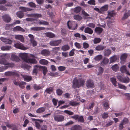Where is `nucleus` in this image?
<instances>
[{
    "mask_svg": "<svg viewBox=\"0 0 130 130\" xmlns=\"http://www.w3.org/2000/svg\"><path fill=\"white\" fill-rule=\"evenodd\" d=\"M13 30L14 31H20L23 32H24L25 31V29L19 26H18L14 27L13 28Z\"/></svg>",
    "mask_w": 130,
    "mask_h": 130,
    "instance_id": "obj_23",
    "label": "nucleus"
},
{
    "mask_svg": "<svg viewBox=\"0 0 130 130\" xmlns=\"http://www.w3.org/2000/svg\"><path fill=\"white\" fill-rule=\"evenodd\" d=\"M88 3L90 5H95V1L94 0H90L88 1Z\"/></svg>",
    "mask_w": 130,
    "mask_h": 130,
    "instance_id": "obj_58",
    "label": "nucleus"
},
{
    "mask_svg": "<svg viewBox=\"0 0 130 130\" xmlns=\"http://www.w3.org/2000/svg\"><path fill=\"white\" fill-rule=\"evenodd\" d=\"M94 105V103H92L90 104L89 105V106H87L86 107V108L88 110H90L93 108Z\"/></svg>",
    "mask_w": 130,
    "mask_h": 130,
    "instance_id": "obj_51",
    "label": "nucleus"
},
{
    "mask_svg": "<svg viewBox=\"0 0 130 130\" xmlns=\"http://www.w3.org/2000/svg\"><path fill=\"white\" fill-rule=\"evenodd\" d=\"M84 32L85 33H88L89 34L91 35L93 33V31L91 28L89 27H87L85 28Z\"/></svg>",
    "mask_w": 130,
    "mask_h": 130,
    "instance_id": "obj_24",
    "label": "nucleus"
},
{
    "mask_svg": "<svg viewBox=\"0 0 130 130\" xmlns=\"http://www.w3.org/2000/svg\"><path fill=\"white\" fill-rule=\"evenodd\" d=\"M1 39L6 44H11L12 42V41L11 40L5 38L4 37H1Z\"/></svg>",
    "mask_w": 130,
    "mask_h": 130,
    "instance_id": "obj_13",
    "label": "nucleus"
},
{
    "mask_svg": "<svg viewBox=\"0 0 130 130\" xmlns=\"http://www.w3.org/2000/svg\"><path fill=\"white\" fill-rule=\"evenodd\" d=\"M61 40L56 41H53L50 42V45L52 46H56L58 45L61 43Z\"/></svg>",
    "mask_w": 130,
    "mask_h": 130,
    "instance_id": "obj_11",
    "label": "nucleus"
},
{
    "mask_svg": "<svg viewBox=\"0 0 130 130\" xmlns=\"http://www.w3.org/2000/svg\"><path fill=\"white\" fill-rule=\"evenodd\" d=\"M42 17L41 15L40 14L33 13V17L39 18Z\"/></svg>",
    "mask_w": 130,
    "mask_h": 130,
    "instance_id": "obj_57",
    "label": "nucleus"
},
{
    "mask_svg": "<svg viewBox=\"0 0 130 130\" xmlns=\"http://www.w3.org/2000/svg\"><path fill=\"white\" fill-rule=\"evenodd\" d=\"M17 16L20 18H22L24 16V14L21 11H19L17 13Z\"/></svg>",
    "mask_w": 130,
    "mask_h": 130,
    "instance_id": "obj_40",
    "label": "nucleus"
},
{
    "mask_svg": "<svg viewBox=\"0 0 130 130\" xmlns=\"http://www.w3.org/2000/svg\"><path fill=\"white\" fill-rule=\"evenodd\" d=\"M6 54H0V57L2 58H0V64H3L5 66L9 67H12L14 66L13 63H9L7 62L5 58V57Z\"/></svg>",
    "mask_w": 130,
    "mask_h": 130,
    "instance_id": "obj_4",
    "label": "nucleus"
},
{
    "mask_svg": "<svg viewBox=\"0 0 130 130\" xmlns=\"http://www.w3.org/2000/svg\"><path fill=\"white\" fill-rule=\"evenodd\" d=\"M21 10L22 12H25L28 11H30L32 10V9H30L29 8L24 7H20L19 8Z\"/></svg>",
    "mask_w": 130,
    "mask_h": 130,
    "instance_id": "obj_22",
    "label": "nucleus"
},
{
    "mask_svg": "<svg viewBox=\"0 0 130 130\" xmlns=\"http://www.w3.org/2000/svg\"><path fill=\"white\" fill-rule=\"evenodd\" d=\"M108 6L107 5H106L100 8V13H102L104 12L107 11L108 9Z\"/></svg>",
    "mask_w": 130,
    "mask_h": 130,
    "instance_id": "obj_20",
    "label": "nucleus"
},
{
    "mask_svg": "<svg viewBox=\"0 0 130 130\" xmlns=\"http://www.w3.org/2000/svg\"><path fill=\"white\" fill-rule=\"evenodd\" d=\"M12 24H7L6 25L5 28L7 30L10 29L12 28Z\"/></svg>",
    "mask_w": 130,
    "mask_h": 130,
    "instance_id": "obj_56",
    "label": "nucleus"
},
{
    "mask_svg": "<svg viewBox=\"0 0 130 130\" xmlns=\"http://www.w3.org/2000/svg\"><path fill=\"white\" fill-rule=\"evenodd\" d=\"M15 38L17 40H20L21 42H24V39L23 36L21 35H16L15 36Z\"/></svg>",
    "mask_w": 130,
    "mask_h": 130,
    "instance_id": "obj_17",
    "label": "nucleus"
},
{
    "mask_svg": "<svg viewBox=\"0 0 130 130\" xmlns=\"http://www.w3.org/2000/svg\"><path fill=\"white\" fill-rule=\"evenodd\" d=\"M130 15V10L128 11V12L125 14L123 17L122 18V19H124L127 18Z\"/></svg>",
    "mask_w": 130,
    "mask_h": 130,
    "instance_id": "obj_46",
    "label": "nucleus"
},
{
    "mask_svg": "<svg viewBox=\"0 0 130 130\" xmlns=\"http://www.w3.org/2000/svg\"><path fill=\"white\" fill-rule=\"evenodd\" d=\"M21 75L24 78V80L26 81L29 82L31 79L32 78L30 76L24 75L22 74H21Z\"/></svg>",
    "mask_w": 130,
    "mask_h": 130,
    "instance_id": "obj_21",
    "label": "nucleus"
},
{
    "mask_svg": "<svg viewBox=\"0 0 130 130\" xmlns=\"http://www.w3.org/2000/svg\"><path fill=\"white\" fill-rule=\"evenodd\" d=\"M11 48L10 46H3L1 47V50L2 51H8Z\"/></svg>",
    "mask_w": 130,
    "mask_h": 130,
    "instance_id": "obj_30",
    "label": "nucleus"
},
{
    "mask_svg": "<svg viewBox=\"0 0 130 130\" xmlns=\"http://www.w3.org/2000/svg\"><path fill=\"white\" fill-rule=\"evenodd\" d=\"M13 82L14 85L17 86L19 85V87L22 88H24L26 84V83L23 82H17L15 81H14Z\"/></svg>",
    "mask_w": 130,
    "mask_h": 130,
    "instance_id": "obj_9",
    "label": "nucleus"
},
{
    "mask_svg": "<svg viewBox=\"0 0 130 130\" xmlns=\"http://www.w3.org/2000/svg\"><path fill=\"white\" fill-rule=\"evenodd\" d=\"M116 77L121 82L127 83L129 82V79L128 77H122L120 74H117Z\"/></svg>",
    "mask_w": 130,
    "mask_h": 130,
    "instance_id": "obj_5",
    "label": "nucleus"
},
{
    "mask_svg": "<svg viewBox=\"0 0 130 130\" xmlns=\"http://www.w3.org/2000/svg\"><path fill=\"white\" fill-rule=\"evenodd\" d=\"M19 57L26 63L36 64L37 62L34 59L29 58L28 54L26 53H20L19 54Z\"/></svg>",
    "mask_w": 130,
    "mask_h": 130,
    "instance_id": "obj_1",
    "label": "nucleus"
},
{
    "mask_svg": "<svg viewBox=\"0 0 130 130\" xmlns=\"http://www.w3.org/2000/svg\"><path fill=\"white\" fill-rule=\"evenodd\" d=\"M120 71L122 73H124L127 70L126 67L125 66H122L120 68Z\"/></svg>",
    "mask_w": 130,
    "mask_h": 130,
    "instance_id": "obj_44",
    "label": "nucleus"
},
{
    "mask_svg": "<svg viewBox=\"0 0 130 130\" xmlns=\"http://www.w3.org/2000/svg\"><path fill=\"white\" fill-rule=\"evenodd\" d=\"M10 59L12 61H18L19 60V57L14 54H11Z\"/></svg>",
    "mask_w": 130,
    "mask_h": 130,
    "instance_id": "obj_18",
    "label": "nucleus"
},
{
    "mask_svg": "<svg viewBox=\"0 0 130 130\" xmlns=\"http://www.w3.org/2000/svg\"><path fill=\"white\" fill-rule=\"evenodd\" d=\"M128 119L127 118H125L124 119L121 121V122L123 124H125L128 123Z\"/></svg>",
    "mask_w": 130,
    "mask_h": 130,
    "instance_id": "obj_49",
    "label": "nucleus"
},
{
    "mask_svg": "<svg viewBox=\"0 0 130 130\" xmlns=\"http://www.w3.org/2000/svg\"><path fill=\"white\" fill-rule=\"evenodd\" d=\"M81 10V8L79 7H76L74 9V12L76 13H78Z\"/></svg>",
    "mask_w": 130,
    "mask_h": 130,
    "instance_id": "obj_52",
    "label": "nucleus"
},
{
    "mask_svg": "<svg viewBox=\"0 0 130 130\" xmlns=\"http://www.w3.org/2000/svg\"><path fill=\"white\" fill-rule=\"evenodd\" d=\"M45 34L46 36L49 38H53L55 36L54 34L51 32H46L45 33Z\"/></svg>",
    "mask_w": 130,
    "mask_h": 130,
    "instance_id": "obj_37",
    "label": "nucleus"
},
{
    "mask_svg": "<svg viewBox=\"0 0 130 130\" xmlns=\"http://www.w3.org/2000/svg\"><path fill=\"white\" fill-rule=\"evenodd\" d=\"M45 29L44 27H34L31 28V29L34 31H38L43 30Z\"/></svg>",
    "mask_w": 130,
    "mask_h": 130,
    "instance_id": "obj_28",
    "label": "nucleus"
},
{
    "mask_svg": "<svg viewBox=\"0 0 130 130\" xmlns=\"http://www.w3.org/2000/svg\"><path fill=\"white\" fill-rule=\"evenodd\" d=\"M40 63L42 64L46 65L48 63V61L45 59H41L39 61Z\"/></svg>",
    "mask_w": 130,
    "mask_h": 130,
    "instance_id": "obj_36",
    "label": "nucleus"
},
{
    "mask_svg": "<svg viewBox=\"0 0 130 130\" xmlns=\"http://www.w3.org/2000/svg\"><path fill=\"white\" fill-rule=\"evenodd\" d=\"M111 68L113 71L116 72L119 69V67L117 64H115L111 67Z\"/></svg>",
    "mask_w": 130,
    "mask_h": 130,
    "instance_id": "obj_41",
    "label": "nucleus"
},
{
    "mask_svg": "<svg viewBox=\"0 0 130 130\" xmlns=\"http://www.w3.org/2000/svg\"><path fill=\"white\" fill-rule=\"evenodd\" d=\"M70 48V46L66 44L63 46L61 47V49L64 51H66L69 50Z\"/></svg>",
    "mask_w": 130,
    "mask_h": 130,
    "instance_id": "obj_34",
    "label": "nucleus"
},
{
    "mask_svg": "<svg viewBox=\"0 0 130 130\" xmlns=\"http://www.w3.org/2000/svg\"><path fill=\"white\" fill-rule=\"evenodd\" d=\"M56 92L58 95H61L63 93L62 91L59 89H58L56 90Z\"/></svg>",
    "mask_w": 130,
    "mask_h": 130,
    "instance_id": "obj_60",
    "label": "nucleus"
},
{
    "mask_svg": "<svg viewBox=\"0 0 130 130\" xmlns=\"http://www.w3.org/2000/svg\"><path fill=\"white\" fill-rule=\"evenodd\" d=\"M74 45L77 48L79 49H80L82 47L80 44L77 42L74 43Z\"/></svg>",
    "mask_w": 130,
    "mask_h": 130,
    "instance_id": "obj_55",
    "label": "nucleus"
},
{
    "mask_svg": "<svg viewBox=\"0 0 130 130\" xmlns=\"http://www.w3.org/2000/svg\"><path fill=\"white\" fill-rule=\"evenodd\" d=\"M50 51L44 49L42 50L41 52V54L44 56H47L50 54Z\"/></svg>",
    "mask_w": 130,
    "mask_h": 130,
    "instance_id": "obj_19",
    "label": "nucleus"
},
{
    "mask_svg": "<svg viewBox=\"0 0 130 130\" xmlns=\"http://www.w3.org/2000/svg\"><path fill=\"white\" fill-rule=\"evenodd\" d=\"M127 55L126 54H124L122 55L120 59L121 61H124L126 59Z\"/></svg>",
    "mask_w": 130,
    "mask_h": 130,
    "instance_id": "obj_48",
    "label": "nucleus"
},
{
    "mask_svg": "<svg viewBox=\"0 0 130 130\" xmlns=\"http://www.w3.org/2000/svg\"><path fill=\"white\" fill-rule=\"evenodd\" d=\"M72 83L73 87L74 88H76L84 86L85 81L82 78L77 79V77H76L74 78Z\"/></svg>",
    "mask_w": 130,
    "mask_h": 130,
    "instance_id": "obj_2",
    "label": "nucleus"
},
{
    "mask_svg": "<svg viewBox=\"0 0 130 130\" xmlns=\"http://www.w3.org/2000/svg\"><path fill=\"white\" fill-rule=\"evenodd\" d=\"M45 108L44 107H40L37 109L36 112L38 113H40L44 112L45 111Z\"/></svg>",
    "mask_w": 130,
    "mask_h": 130,
    "instance_id": "obj_35",
    "label": "nucleus"
},
{
    "mask_svg": "<svg viewBox=\"0 0 130 130\" xmlns=\"http://www.w3.org/2000/svg\"><path fill=\"white\" fill-rule=\"evenodd\" d=\"M86 86L88 88H93L94 87V84L92 80L89 79L87 80Z\"/></svg>",
    "mask_w": 130,
    "mask_h": 130,
    "instance_id": "obj_15",
    "label": "nucleus"
},
{
    "mask_svg": "<svg viewBox=\"0 0 130 130\" xmlns=\"http://www.w3.org/2000/svg\"><path fill=\"white\" fill-rule=\"evenodd\" d=\"M43 87L41 86L40 85H37L36 84H34L33 86L34 89L36 90H38L42 89Z\"/></svg>",
    "mask_w": 130,
    "mask_h": 130,
    "instance_id": "obj_38",
    "label": "nucleus"
},
{
    "mask_svg": "<svg viewBox=\"0 0 130 130\" xmlns=\"http://www.w3.org/2000/svg\"><path fill=\"white\" fill-rule=\"evenodd\" d=\"M103 102V105L105 109H108L109 108L108 103L107 101L104 100Z\"/></svg>",
    "mask_w": 130,
    "mask_h": 130,
    "instance_id": "obj_31",
    "label": "nucleus"
},
{
    "mask_svg": "<svg viewBox=\"0 0 130 130\" xmlns=\"http://www.w3.org/2000/svg\"><path fill=\"white\" fill-rule=\"evenodd\" d=\"M103 53L105 56L109 57L111 54V51L108 49H105L104 50Z\"/></svg>",
    "mask_w": 130,
    "mask_h": 130,
    "instance_id": "obj_14",
    "label": "nucleus"
},
{
    "mask_svg": "<svg viewBox=\"0 0 130 130\" xmlns=\"http://www.w3.org/2000/svg\"><path fill=\"white\" fill-rule=\"evenodd\" d=\"M14 46L16 48L22 50H25L27 48L25 47L23 44L20 42H17L14 44Z\"/></svg>",
    "mask_w": 130,
    "mask_h": 130,
    "instance_id": "obj_8",
    "label": "nucleus"
},
{
    "mask_svg": "<svg viewBox=\"0 0 130 130\" xmlns=\"http://www.w3.org/2000/svg\"><path fill=\"white\" fill-rule=\"evenodd\" d=\"M115 14V13L113 11H108V16L106 18V19H109L107 21V24L108 27L110 28L113 27V23L114 21L113 19L111 20V19L112 18V17H113Z\"/></svg>",
    "mask_w": 130,
    "mask_h": 130,
    "instance_id": "obj_3",
    "label": "nucleus"
},
{
    "mask_svg": "<svg viewBox=\"0 0 130 130\" xmlns=\"http://www.w3.org/2000/svg\"><path fill=\"white\" fill-rule=\"evenodd\" d=\"M58 70L61 71H63L66 69V67L62 66H60L58 67Z\"/></svg>",
    "mask_w": 130,
    "mask_h": 130,
    "instance_id": "obj_63",
    "label": "nucleus"
},
{
    "mask_svg": "<svg viewBox=\"0 0 130 130\" xmlns=\"http://www.w3.org/2000/svg\"><path fill=\"white\" fill-rule=\"evenodd\" d=\"M75 51V49H73L69 53V55L70 56H73L74 54V51Z\"/></svg>",
    "mask_w": 130,
    "mask_h": 130,
    "instance_id": "obj_62",
    "label": "nucleus"
},
{
    "mask_svg": "<svg viewBox=\"0 0 130 130\" xmlns=\"http://www.w3.org/2000/svg\"><path fill=\"white\" fill-rule=\"evenodd\" d=\"M110 80L111 82L112 83V84L114 86L116 87L117 86L116 84L117 83V82L115 78L114 77H112L110 78Z\"/></svg>",
    "mask_w": 130,
    "mask_h": 130,
    "instance_id": "obj_39",
    "label": "nucleus"
},
{
    "mask_svg": "<svg viewBox=\"0 0 130 130\" xmlns=\"http://www.w3.org/2000/svg\"><path fill=\"white\" fill-rule=\"evenodd\" d=\"M38 24L40 25H48V22L43 20H39L38 22Z\"/></svg>",
    "mask_w": 130,
    "mask_h": 130,
    "instance_id": "obj_43",
    "label": "nucleus"
},
{
    "mask_svg": "<svg viewBox=\"0 0 130 130\" xmlns=\"http://www.w3.org/2000/svg\"><path fill=\"white\" fill-rule=\"evenodd\" d=\"M101 41L100 38H95L93 40V43L94 44H96L99 43Z\"/></svg>",
    "mask_w": 130,
    "mask_h": 130,
    "instance_id": "obj_50",
    "label": "nucleus"
},
{
    "mask_svg": "<svg viewBox=\"0 0 130 130\" xmlns=\"http://www.w3.org/2000/svg\"><path fill=\"white\" fill-rule=\"evenodd\" d=\"M54 117V120L57 122H62L64 120V116L61 115H55Z\"/></svg>",
    "mask_w": 130,
    "mask_h": 130,
    "instance_id": "obj_7",
    "label": "nucleus"
},
{
    "mask_svg": "<svg viewBox=\"0 0 130 130\" xmlns=\"http://www.w3.org/2000/svg\"><path fill=\"white\" fill-rule=\"evenodd\" d=\"M20 109L18 107H15L14 108V109L13 110V112L14 113H16L19 111Z\"/></svg>",
    "mask_w": 130,
    "mask_h": 130,
    "instance_id": "obj_61",
    "label": "nucleus"
},
{
    "mask_svg": "<svg viewBox=\"0 0 130 130\" xmlns=\"http://www.w3.org/2000/svg\"><path fill=\"white\" fill-rule=\"evenodd\" d=\"M53 89L52 88H49L46 89L45 92L47 93L50 94L53 91Z\"/></svg>",
    "mask_w": 130,
    "mask_h": 130,
    "instance_id": "obj_53",
    "label": "nucleus"
},
{
    "mask_svg": "<svg viewBox=\"0 0 130 130\" xmlns=\"http://www.w3.org/2000/svg\"><path fill=\"white\" fill-rule=\"evenodd\" d=\"M18 72L17 71H8L5 73V75L6 76H10L11 75H17Z\"/></svg>",
    "mask_w": 130,
    "mask_h": 130,
    "instance_id": "obj_12",
    "label": "nucleus"
},
{
    "mask_svg": "<svg viewBox=\"0 0 130 130\" xmlns=\"http://www.w3.org/2000/svg\"><path fill=\"white\" fill-rule=\"evenodd\" d=\"M39 69V68L37 66H34V69L33 70V73L35 75H36Z\"/></svg>",
    "mask_w": 130,
    "mask_h": 130,
    "instance_id": "obj_45",
    "label": "nucleus"
},
{
    "mask_svg": "<svg viewBox=\"0 0 130 130\" xmlns=\"http://www.w3.org/2000/svg\"><path fill=\"white\" fill-rule=\"evenodd\" d=\"M81 127L80 126L78 125H75L72 127L71 128V130H81Z\"/></svg>",
    "mask_w": 130,
    "mask_h": 130,
    "instance_id": "obj_42",
    "label": "nucleus"
},
{
    "mask_svg": "<svg viewBox=\"0 0 130 130\" xmlns=\"http://www.w3.org/2000/svg\"><path fill=\"white\" fill-rule=\"evenodd\" d=\"M78 121L80 122H84V119L83 117L82 116H78Z\"/></svg>",
    "mask_w": 130,
    "mask_h": 130,
    "instance_id": "obj_59",
    "label": "nucleus"
},
{
    "mask_svg": "<svg viewBox=\"0 0 130 130\" xmlns=\"http://www.w3.org/2000/svg\"><path fill=\"white\" fill-rule=\"evenodd\" d=\"M109 60L107 58H105L101 62V63L102 64H106L109 62Z\"/></svg>",
    "mask_w": 130,
    "mask_h": 130,
    "instance_id": "obj_33",
    "label": "nucleus"
},
{
    "mask_svg": "<svg viewBox=\"0 0 130 130\" xmlns=\"http://www.w3.org/2000/svg\"><path fill=\"white\" fill-rule=\"evenodd\" d=\"M104 69L103 68L101 67H98L97 72V75H101L103 74Z\"/></svg>",
    "mask_w": 130,
    "mask_h": 130,
    "instance_id": "obj_27",
    "label": "nucleus"
},
{
    "mask_svg": "<svg viewBox=\"0 0 130 130\" xmlns=\"http://www.w3.org/2000/svg\"><path fill=\"white\" fill-rule=\"evenodd\" d=\"M103 30V29L99 27H96L95 29V32L98 34H100L101 33Z\"/></svg>",
    "mask_w": 130,
    "mask_h": 130,
    "instance_id": "obj_29",
    "label": "nucleus"
},
{
    "mask_svg": "<svg viewBox=\"0 0 130 130\" xmlns=\"http://www.w3.org/2000/svg\"><path fill=\"white\" fill-rule=\"evenodd\" d=\"M28 36L30 38V41L31 43L32 44L33 46L34 47L37 46V43L35 40L33 36L31 34H29Z\"/></svg>",
    "mask_w": 130,
    "mask_h": 130,
    "instance_id": "obj_10",
    "label": "nucleus"
},
{
    "mask_svg": "<svg viewBox=\"0 0 130 130\" xmlns=\"http://www.w3.org/2000/svg\"><path fill=\"white\" fill-rule=\"evenodd\" d=\"M110 62L109 63H112L116 61L117 59V58L116 55H114L113 56L109 58Z\"/></svg>",
    "mask_w": 130,
    "mask_h": 130,
    "instance_id": "obj_26",
    "label": "nucleus"
},
{
    "mask_svg": "<svg viewBox=\"0 0 130 130\" xmlns=\"http://www.w3.org/2000/svg\"><path fill=\"white\" fill-rule=\"evenodd\" d=\"M103 56L102 55H99L94 58V59L96 61H99L100 60L103 58Z\"/></svg>",
    "mask_w": 130,
    "mask_h": 130,
    "instance_id": "obj_32",
    "label": "nucleus"
},
{
    "mask_svg": "<svg viewBox=\"0 0 130 130\" xmlns=\"http://www.w3.org/2000/svg\"><path fill=\"white\" fill-rule=\"evenodd\" d=\"M67 25L69 28L70 29L73 30L76 29V26L77 24H76L74 22H71L70 21H68L67 22Z\"/></svg>",
    "mask_w": 130,
    "mask_h": 130,
    "instance_id": "obj_6",
    "label": "nucleus"
},
{
    "mask_svg": "<svg viewBox=\"0 0 130 130\" xmlns=\"http://www.w3.org/2000/svg\"><path fill=\"white\" fill-rule=\"evenodd\" d=\"M4 20L5 22H9L11 20V18L9 15L7 14L4 15L2 17Z\"/></svg>",
    "mask_w": 130,
    "mask_h": 130,
    "instance_id": "obj_16",
    "label": "nucleus"
},
{
    "mask_svg": "<svg viewBox=\"0 0 130 130\" xmlns=\"http://www.w3.org/2000/svg\"><path fill=\"white\" fill-rule=\"evenodd\" d=\"M102 118L104 119H106L108 117V115L107 113L104 112L102 115Z\"/></svg>",
    "mask_w": 130,
    "mask_h": 130,
    "instance_id": "obj_64",
    "label": "nucleus"
},
{
    "mask_svg": "<svg viewBox=\"0 0 130 130\" xmlns=\"http://www.w3.org/2000/svg\"><path fill=\"white\" fill-rule=\"evenodd\" d=\"M106 47L105 46H103L102 45H98L95 47V49L97 51H100L103 50Z\"/></svg>",
    "mask_w": 130,
    "mask_h": 130,
    "instance_id": "obj_25",
    "label": "nucleus"
},
{
    "mask_svg": "<svg viewBox=\"0 0 130 130\" xmlns=\"http://www.w3.org/2000/svg\"><path fill=\"white\" fill-rule=\"evenodd\" d=\"M74 19L78 20L80 21L82 19V17L78 15H74Z\"/></svg>",
    "mask_w": 130,
    "mask_h": 130,
    "instance_id": "obj_47",
    "label": "nucleus"
},
{
    "mask_svg": "<svg viewBox=\"0 0 130 130\" xmlns=\"http://www.w3.org/2000/svg\"><path fill=\"white\" fill-rule=\"evenodd\" d=\"M86 26L90 27L92 28H94L95 26V24L92 23H90L86 25Z\"/></svg>",
    "mask_w": 130,
    "mask_h": 130,
    "instance_id": "obj_54",
    "label": "nucleus"
}]
</instances>
